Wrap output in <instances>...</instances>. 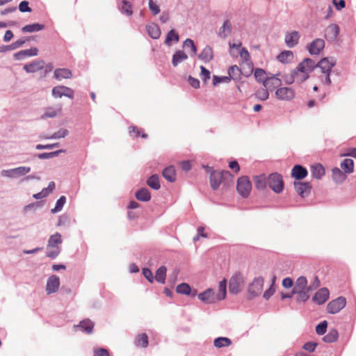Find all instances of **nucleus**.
<instances>
[{"instance_id": "58836bf2", "label": "nucleus", "mask_w": 356, "mask_h": 356, "mask_svg": "<svg viewBox=\"0 0 356 356\" xmlns=\"http://www.w3.org/2000/svg\"><path fill=\"white\" fill-rule=\"evenodd\" d=\"M268 184V178L265 175H261L254 177V184L258 189H264Z\"/></svg>"}, {"instance_id": "c9c22d12", "label": "nucleus", "mask_w": 356, "mask_h": 356, "mask_svg": "<svg viewBox=\"0 0 356 356\" xmlns=\"http://www.w3.org/2000/svg\"><path fill=\"white\" fill-rule=\"evenodd\" d=\"M44 29V25L38 23H34L32 24H28L23 26L22 29V31L23 33H33L43 30Z\"/></svg>"}, {"instance_id": "f03ea898", "label": "nucleus", "mask_w": 356, "mask_h": 356, "mask_svg": "<svg viewBox=\"0 0 356 356\" xmlns=\"http://www.w3.org/2000/svg\"><path fill=\"white\" fill-rule=\"evenodd\" d=\"M232 179L233 175L227 170L214 171L210 175V184L213 190H216L224 180Z\"/></svg>"}, {"instance_id": "6ab92c4d", "label": "nucleus", "mask_w": 356, "mask_h": 356, "mask_svg": "<svg viewBox=\"0 0 356 356\" xmlns=\"http://www.w3.org/2000/svg\"><path fill=\"white\" fill-rule=\"evenodd\" d=\"M309 75H306L303 74L301 72L298 71L297 70H294L291 73V76L290 80H286L287 83H301L306 81L307 79H309Z\"/></svg>"}, {"instance_id": "4be33fe9", "label": "nucleus", "mask_w": 356, "mask_h": 356, "mask_svg": "<svg viewBox=\"0 0 356 356\" xmlns=\"http://www.w3.org/2000/svg\"><path fill=\"white\" fill-rule=\"evenodd\" d=\"M38 54V49L36 47H32L30 49L22 50L14 54L15 60H22L26 57L35 56Z\"/></svg>"}, {"instance_id": "a878e982", "label": "nucleus", "mask_w": 356, "mask_h": 356, "mask_svg": "<svg viewBox=\"0 0 356 356\" xmlns=\"http://www.w3.org/2000/svg\"><path fill=\"white\" fill-rule=\"evenodd\" d=\"M232 33V22L227 19L223 22L222 26L219 29L218 35L221 38H226Z\"/></svg>"}, {"instance_id": "473e14b6", "label": "nucleus", "mask_w": 356, "mask_h": 356, "mask_svg": "<svg viewBox=\"0 0 356 356\" xmlns=\"http://www.w3.org/2000/svg\"><path fill=\"white\" fill-rule=\"evenodd\" d=\"M135 196L138 200L143 202H147L151 199V194L146 188L138 190Z\"/></svg>"}, {"instance_id": "774afa93", "label": "nucleus", "mask_w": 356, "mask_h": 356, "mask_svg": "<svg viewBox=\"0 0 356 356\" xmlns=\"http://www.w3.org/2000/svg\"><path fill=\"white\" fill-rule=\"evenodd\" d=\"M94 356H110V355L106 349L99 348L94 350Z\"/></svg>"}, {"instance_id": "49530a36", "label": "nucleus", "mask_w": 356, "mask_h": 356, "mask_svg": "<svg viewBox=\"0 0 356 356\" xmlns=\"http://www.w3.org/2000/svg\"><path fill=\"white\" fill-rule=\"evenodd\" d=\"M179 39V37L178 33L172 29L168 33L165 44L168 46H170L172 44V42H177Z\"/></svg>"}, {"instance_id": "2eb2a0df", "label": "nucleus", "mask_w": 356, "mask_h": 356, "mask_svg": "<svg viewBox=\"0 0 356 356\" xmlns=\"http://www.w3.org/2000/svg\"><path fill=\"white\" fill-rule=\"evenodd\" d=\"M325 47V41L323 39L317 38L312 41L308 46L309 52L312 55L318 54Z\"/></svg>"}, {"instance_id": "39448f33", "label": "nucleus", "mask_w": 356, "mask_h": 356, "mask_svg": "<svg viewBox=\"0 0 356 356\" xmlns=\"http://www.w3.org/2000/svg\"><path fill=\"white\" fill-rule=\"evenodd\" d=\"M236 189L238 193L243 197H247L250 193L252 184L248 177H241L237 180Z\"/></svg>"}, {"instance_id": "603ef678", "label": "nucleus", "mask_w": 356, "mask_h": 356, "mask_svg": "<svg viewBox=\"0 0 356 356\" xmlns=\"http://www.w3.org/2000/svg\"><path fill=\"white\" fill-rule=\"evenodd\" d=\"M332 177L336 181H343L346 179L345 174L337 168L332 170Z\"/></svg>"}, {"instance_id": "bb28decb", "label": "nucleus", "mask_w": 356, "mask_h": 356, "mask_svg": "<svg viewBox=\"0 0 356 356\" xmlns=\"http://www.w3.org/2000/svg\"><path fill=\"white\" fill-rule=\"evenodd\" d=\"M199 58L205 63L210 62L213 58V49L209 46H206L198 56Z\"/></svg>"}, {"instance_id": "680f3d73", "label": "nucleus", "mask_w": 356, "mask_h": 356, "mask_svg": "<svg viewBox=\"0 0 356 356\" xmlns=\"http://www.w3.org/2000/svg\"><path fill=\"white\" fill-rule=\"evenodd\" d=\"M148 6L153 15H156L160 13L159 6L153 0H149Z\"/></svg>"}, {"instance_id": "0eeeda50", "label": "nucleus", "mask_w": 356, "mask_h": 356, "mask_svg": "<svg viewBox=\"0 0 356 356\" xmlns=\"http://www.w3.org/2000/svg\"><path fill=\"white\" fill-rule=\"evenodd\" d=\"M346 305V298L341 296L330 302L327 306V309L330 314H337L343 309Z\"/></svg>"}, {"instance_id": "e433bc0d", "label": "nucleus", "mask_w": 356, "mask_h": 356, "mask_svg": "<svg viewBox=\"0 0 356 356\" xmlns=\"http://www.w3.org/2000/svg\"><path fill=\"white\" fill-rule=\"evenodd\" d=\"M149 35L153 39H158L161 35V30L158 25L152 24L147 26Z\"/></svg>"}, {"instance_id": "6e6d98bb", "label": "nucleus", "mask_w": 356, "mask_h": 356, "mask_svg": "<svg viewBox=\"0 0 356 356\" xmlns=\"http://www.w3.org/2000/svg\"><path fill=\"white\" fill-rule=\"evenodd\" d=\"M201 72H200V78L202 81L205 83L210 79L211 73L204 66L200 67Z\"/></svg>"}, {"instance_id": "338daca9", "label": "nucleus", "mask_w": 356, "mask_h": 356, "mask_svg": "<svg viewBox=\"0 0 356 356\" xmlns=\"http://www.w3.org/2000/svg\"><path fill=\"white\" fill-rule=\"evenodd\" d=\"M122 10L129 16L132 15V6L126 0L122 1Z\"/></svg>"}, {"instance_id": "7ed1b4c3", "label": "nucleus", "mask_w": 356, "mask_h": 356, "mask_svg": "<svg viewBox=\"0 0 356 356\" xmlns=\"http://www.w3.org/2000/svg\"><path fill=\"white\" fill-rule=\"evenodd\" d=\"M244 285V279L241 273H236L229 280V289L232 293H238Z\"/></svg>"}, {"instance_id": "412c9836", "label": "nucleus", "mask_w": 356, "mask_h": 356, "mask_svg": "<svg viewBox=\"0 0 356 356\" xmlns=\"http://www.w3.org/2000/svg\"><path fill=\"white\" fill-rule=\"evenodd\" d=\"M299 38L300 34L296 31L287 33L285 35L286 44L289 47H293L298 43Z\"/></svg>"}, {"instance_id": "8fccbe9b", "label": "nucleus", "mask_w": 356, "mask_h": 356, "mask_svg": "<svg viewBox=\"0 0 356 356\" xmlns=\"http://www.w3.org/2000/svg\"><path fill=\"white\" fill-rule=\"evenodd\" d=\"M254 76L257 81L261 82L264 86V82L267 81L268 77L266 76V72L263 69L257 68L255 70Z\"/></svg>"}, {"instance_id": "3c124183", "label": "nucleus", "mask_w": 356, "mask_h": 356, "mask_svg": "<svg viewBox=\"0 0 356 356\" xmlns=\"http://www.w3.org/2000/svg\"><path fill=\"white\" fill-rule=\"evenodd\" d=\"M268 90L269 89L268 88H265L264 86V88L259 89L255 93L257 98L261 101L268 99L269 97Z\"/></svg>"}, {"instance_id": "cd10ccee", "label": "nucleus", "mask_w": 356, "mask_h": 356, "mask_svg": "<svg viewBox=\"0 0 356 356\" xmlns=\"http://www.w3.org/2000/svg\"><path fill=\"white\" fill-rule=\"evenodd\" d=\"M188 58V56L183 51H177L172 56V63L174 67H177L179 63L184 62Z\"/></svg>"}, {"instance_id": "a19ab883", "label": "nucleus", "mask_w": 356, "mask_h": 356, "mask_svg": "<svg viewBox=\"0 0 356 356\" xmlns=\"http://www.w3.org/2000/svg\"><path fill=\"white\" fill-rule=\"evenodd\" d=\"M341 168L346 173H351L354 169V162L350 159H345L341 163Z\"/></svg>"}, {"instance_id": "4d7b16f0", "label": "nucleus", "mask_w": 356, "mask_h": 356, "mask_svg": "<svg viewBox=\"0 0 356 356\" xmlns=\"http://www.w3.org/2000/svg\"><path fill=\"white\" fill-rule=\"evenodd\" d=\"M65 201H66L65 197V196H61L57 200V202L56 203L55 207L51 209V212L52 213H56V212L60 211L62 209L63 205L65 204Z\"/></svg>"}, {"instance_id": "37998d69", "label": "nucleus", "mask_w": 356, "mask_h": 356, "mask_svg": "<svg viewBox=\"0 0 356 356\" xmlns=\"http://www.w3.org/2000/svg\"><path fill=\"white\" fill-rule=\"evenodd\" d=\"M213 344L218 348L227 347L232 344V341L227 337H218L214 340Z\"/></svg>"}, {"instance_id": "052dcab7", "label": "nucleus", "mask_w": 356, "mask_h": 356, "mask_svg": "<svg viewBox=\"0 0 356 356\" xmlns=\"http://www.w3.org/2000/svg\"><path fill=\"white\" fill-rule=\"evenodd\" d=\"M327 323L326 321L321 322L316 327V332L319 335H323L326 332Z\"/></svg>"}, {"instance_id": "6e6552de", "label": "nucleus", "mask_w": 356, "mask_h": 356, "mask_svg": "<svg viewBox=\"0 0 356 356\" xmlns=\"http://www.w3.org/2000/svg\"><path fill=\"white\" fill-rule=\"evenodd\" d=\"M275 97L282 101H291L295 97V91L289 87H281L275 91Z\"/></svg>"}, {"instance_id": "1a4fd4ad", "label": "nucleus", "mask_w": 356, "mask_h": 356, "mask_svg": "<svg viewBox=\"0 0 356 356\" xmlns=\"http://www.w3.org/2000/svg\"><path fill=\"white\" fill-rule=\"evenodd\" d=\"M264 279L262 277H258L254 279L248 288L249 293L253 296L260 295L264 289Z\"/></svg>"}, {"instance_id": "13d9d810", "label": "nucleus", "mask_w": 356, "mask_h": 356, "mask_svg": "<svg viewBox=\"0 0 356 356\" xmlns=\"http://www.w3.org/2000/svg\"><path fill=\"white\" fill-rule=\"evenodd\" d=\"M129 134L135 137V138H138V136H141L142 138H146L147 137V135L146 134H142L140 135V130L138 129V127H135V126H131L129 128Z\"/></svg>"}, {"instance_id": "ea45409f", "label": "nucleus", "mask_w": 356, "mask_h": 356, "mask_svg": "<svg viewBox=\"0 0 356 356\" xmlns=\"http://www.w3.org/2000/svg\"><path fill=\"white\" fill-rule=\"evenodd\" d=\"M281 84V80L275 76L268 77L264 82V87L269 90H273L275 87Z\"/></svg>"}, {"instance_id": "e2e57ef3", "label": "nucleus", "mask_w": 356, "mask_h": 356, "mask_svg": "<svg viewBox=\"0 0 356 356\" xmlns=\"http://www.w3.org/2000/svg\"><path fill=\"white\" fill-rule=\"evenodd\" d=\"M69 131L66 129H60L57 132H55L49 138H62L67 136Z\"/></svg>"}, {"instance_id": "864d4df0", "label": "nucleus", "mask_w": 356, "mask_h": 356, "mask_svg": "<svg viewBox=\"0 0 356 356\" xmlns=\"http://www.w3.org/2000/svg\"><path fill=\"white\" fill-rule=\"evenodd\" d=\"M184 47L191 49V56H195L197 54V47L191 39L188 38L184 42Z\"/></svg>"}, {"instance_id": "09e8293b", "label": "nucleus", "mask_w": 356, "mask_h": 356, "mask_svg": "<svg viewBox=\"0 0 356 356\" xmlns=\"http://www.w3.org/2000/svg\"><path fill=\"white\" fill-rule=\"evenodd\" d=\"M241 74V70L237 65H233L228 70L229 77L232 79H238Z\"/></svg>"}, {"instance_id": "5fc2aeb1", "label": "nucleus", "mask_w": 356, "mask_h": 356, "mask_svg": "<svg viewBox=\"0 0 356 356\" xmlns=\"http://www.w3.org/2000/svg\"><path fill=\"white\" fill-rule=\"evenodd\" d=\"M177 292L181 294L188 295L191 293V287L188 284L182 283L177 286Z\"/></svg>"}, {"instance_id": "ddd939ff", "label": "nucleus", "mask_w": 356, "mask_h": 356, "mask_svg": "<svg viewBox=\"0 0 356 356\" xmlns=\"http://www.w3.org/2000/svg\"><path fill=\"white\" fill-rule=\"evenodd\" d=\"M62 113V105L60 104H56L52 107H48L45 109L44 113L41 115L40 118L42 120L47 118H54L60 115Z\"/></svg>"}, {"instance_id": "a18cd8bd", "label": "nucleus", "mask_w": 356, "mask_h": 356, "mask_svg": "<svg viewBox=\"0 0 356 356\" xmlns=\"http://www.w3.org/2000/svg\"><path fill=\"white\" fill-rule=\"evenodd\" d=\"M147 184L152 189L158 190L160 188L159 177L156 175H152L147 181Z\"/></svg>"}, {"instance_id": "aec40b11", "label": "nucleus", "mask_w": 356, "mask_h": 356, "mask_svg": "<svg viewBox=\"0 0 356 356\" xmlns=\"http://www.w3.org/2000/svg\"><path fill=\"white\" fill-rule=\"evenodd\" d=\"M329 298V291L326 288L319 289L313 297V300L318 305L325 303Z\"/></svg>"}, {"instance_id": "c03bdc74", "label": "nucleus", "mask_w": 356, "mask_h": 356, "mask_svg": "<svg viewBox=\"0 0 356 356\" xmlns=\"http://www.w3.org/2000/svg\"><path fill=\"white\" fill-rule=\"evenodd\" d=\"M77 326L86 331L88 334H90L92 332L94 324L90 320L86 319L81 321L79 325Z\"/></svg>"}, {"instance_id": "bf43d9fd", "label": "nucleus", "mask_w": 356, "mask_h": 356, "mask_svg": "<svg viewBox=\"0 0 356 356\" xmlns=\"http://www.w3.org/2000/svg\"><path fill=\"white\" fill-rule=\"evenodd\" d=\"M64 152L62 149L57 150L56 152H49V153H42L38 154V158L40 159H50L54 156H58L60 152Z\"/></svg>"}, {"instance_id": "dca6fc26", "label": "nucleus", "mask_w": 356, "mask_h": 356, "mask_svg": "<svg viewBox=\"0 0 356 356\" xmlns=\"http://www.w3.org/2000/svg\"><path fill=\"white\" fill-rule=\"evenodd\" d=\"M198 298L204 303L211 304L218 301L215 293L211 289H208L205 291L198 295Z\"/></svg>"}, {"instance_id": "2f4dec72", "label": "nucleus", "mask_w": 356, "mask_h": 356, "mask_svg": "<svg viewBox=\"0 0 356 356\" xmlns=\"http://www.w3.org/2000/svg\"><path fill=\"white\" fill-rule=\"evenodd\" d=\"M163 177L170 182H173L176 179V172L173 166L165 168L162 172Z\"/></svg>"}, {"instance_id": "f8f14e48", "label": "nucleus", "mask_w": 356, "mask_h": 356, "mask_svg": "<svg viewBox=\"0 0 356 356\" xmlns=\"http://www.w3.org/2000/svg\"><path fill=\"white\" fill-rule=\"evenodd\" d=\"M336 64V60L333 57H327L323 58L321 59L318 64H316V67H319L321 70L322 73L330 72L332 67Z\"/></svg>"}, {"instance_id": "4c0bfd02", "label": "nucleus", "mask_w": 356, "mask_h": 356, "mask_svg": "<svg viewBox=\"0 0 356 356\" xmlns=\"http://www.w3.org/2000/svg\"><path fill=\"white\" fill-rule=\"evenodd\" d=\"M277 60L282 63H288L293 58V54L291 51H284L277 56Z\"/></svg>"}, {"instance_id": "79ce46f5", "label": "nucleus", "mask_w": 356, "mask_h": 356, "mask_svg": "<svg viewBox=\"0 0 356 356\" xmlns=\"http://www.w3.org/2000/svg\"><path fill=\"white\" fill-rule=\"evenodd\" d=\"M166 271L167 269L164 266L159 268L156 272L155 280L159 283L164 284L166 277Z\"/></svg>"}, {"instance_id": "c756f323", "label": "nucleus", "mask_w": 356, "mask_h": 356, "mask_svg": "<svg viewBox=\"0 0 356 356\" xmlns=\"http://www.w3.org/2000/svg\"><path fill=\"white\" fill-rule=\"evenodd\" d=\"M227 293V280L223 279L219 282L218 293L216 294L217 300H222L225 298Z\"/></svg>"}, {"instance_id": "c85d7f7f", "label": "nucleus", "mask_w": 356, "mask_h": 356, "mask_svg": "<svg viewBox=\"0 0 356 356\" xmlns=\"http://www.w3.org/2000/svg\"><path fill=\"white\" fill-rule=\"evenodd\" d=\"M61 243L62 236L60 234L57 232L49 237L47 249H50L51 248H59V245H60Z\"/></svg>"}, {"instance_id": "20e7f679", "label": "nucleus", "mask_w": 356, "mask_h": 356, "mask_svg": "<svg viewBox=\"0 0 356 356\" xmlns=\"http://www.w3.org/2000/svg\"><path fill=\"white\" fill-rule=\"evenodd\" d=\"M268 184L277 193L283 191L284 182L282 176L278 173H273L268 177Z\"/></svg>"}, {"instance_id": "9d476101", "label": "nucleus", "mask_w": 356, "mask_h": 356, "mask_svg": "<svg viewBox=\"0 0 356 356\" xmlns=\"http://www.w3.org/2000/svg\"><path fill=\"white\" fill-rule=\"evenodd\" d=\"M316 67V64L314 60L307 58L298 65L296 70L302 72L306 75H309V73L312 72Z\"/></svg>"}, {"instance_id": "f3484780", "label": "nucleus", "mask_w": 356, "mask_h": 356, "mask_svg": "<svg viewBox=\"0 0 356 356\" xmlns=\"http://www.w3.org/2000/svg\"><path fill=\"white\" fill-rule=\"evenodd\" d=\"M294 187L296 193L302 197L307 196L311 191V186L307 182H295Z\"/></svg>"}, {"instance_id": "0e129e2a", "label": "nucleus", "mask_w": 356, "mask_h": 356, "mask_svg": "<svg viewBox=\"0 0 356 356\" xmlns=\"http://www.w3.org/2000/svg\"><path fill=\"white\" fill-rule=\"evenodd\" d=\"M25 40H18L8 46H5L4 48L6 49L13 50L22 47L25 43Z\"/></svg>"}, {"instance_id": "7c9ffc66", "label": "nucleus", "mask_w": 356, "mask_h": 356, "mask_svg": "<svg viewBox=\"0 0 356 356\" xmlns=\"http://www.w3.org/2000/svg\"><path fill=\"white\" fill-rule=\"evenodd\" d=\"M240 56L241 58L247 63V65L248 67V72H247L246 76H249L253 71V64L250 61V54L248 51L243 48L240 51Z\"/></svg>"}, {"instance_id": "423d86ee", "label": "nucleus", "mask_w": 356, "mask_h": 356, "mask_svg": "<svg viewBox=\"0 0 356 356\" xmlns=\"http://www.w3.org/2000/svg\"><path fill=\"white\" fill-rule=\"evenodd\" d=\"M51 94L54 98H61L64 96L70 99H73L74 91L72 88L65 86H57L53 88Z\"/></svg>"}, {"instance_id": "5701e85b", "label": "nucleus", "mask_w": 356, "mask_h": 356, "mask_svg": "<svg viewBox=\"0 0 356 356\" xmlns=\"http://www.w3.org/2000/svg\"><path fill=\"white\" fill-rule=\"evenodd\" d=\"M307 170L305 168L300 165H296L291 170V177L296 179H302L307 175Z\"/></svg>"}, {"instance_id": "393cba45", "label": "nucleus", "mask_w": 356, "mask_h": 356, "mask_svg": "<svg viewBox=\"0 0 356 356\" xmlns=\"http://www.w3.org/2000/svg\"><path fill=\"white\" fill-rule=\"evenodd\" d=\"M54 77L59 81L63 79H70L72 77V73L69 69L58 68L54 70Z\"/></svg>"}, {"instance_id": "de8ad7c7", "label": "nucleus", "mask_w": 356, "mask_h": 356, "mask_svg": "<svg viewBox=\"0 0 356 356\" xmlns=\"http://www.w3.org/2000/svg\"><path fill=\"white\" fill-rule=\"evenodd\" d=\"M339 337L338 332L335 329L330 330L329 332L323 337V341L326 343H332L337 340Z\"/></svg>"}, {"instance_id": "69168bd1", "label": "nucleus", "mask_w": 356, "mask_h": 356, "mask_svg": "<svg viewBox=\"0 0 356 356\" xmlns=\"http://www.w3.org/2000/svg\"><path fill=\"white\" fill-rule=\"evenodd\" d=\"M47 257L54 259L56 258L60 252V248H51L47 249Z\"/></svg>"}, {"instance_id": "f257e3e1", "label": "nucleus", "mask_w": 356, "mask_h": 356, "mask_svg": "<svg viewBox=\"0 0 356 356\" xmlns=\"http://www.w3.org/2000/svg\"><path fill=\"white\" fill-rule=\"evenodd\" d=\"M311 286H307V280L305 277H299L295 283L292 290V294H297V301L305 302L309 298V292Z\"/></svg>"}, {"instance_id": "9b49d317", "label": "nucleus", "mask_w": 356, "mask_h": 356, "mask_svg": "<svg viewBox=\"0 0 356 356\" xmlns=\"http://www.w3.org/2000/svg\"><path fill=\"white\" fill-rule=\"evenodd\" d=\"M31 171L30 167H18L8 170L2 171V175L11 178L18 177L19 176L25 175Z\"/></svg>"}, {"instance_id": "a211bd4d", "label": "nucleus", "mask_w": 356, "mask_h": 356, "mask_svg": "<svg viewBox=\"0 0 356 356\" xmlns=\"http://www.w3.org/2000/svg\"><path fill=\"white\" fill-rule=\"evenodd\" d=\"M44 61L42 60H35L24 66V70L27 73H34L44 68Z\"/></svg>"}, {"instance_id": "72a5a7b5", "label": "nucleus", "mask_w": 356, "mask_h": 356, "mask_svg": "<svg viewBox=\"0 0 356 356\" xmlns=\"http://www.w3.org/2000/svg\"><path fill=\"white\" fill-rule=\"evenodd\" d=\"M311 173L314 178L320 179L325 175V170L321 164H316L312 166Z\"/></svg>"}, {"instance_id": "4468645a", "label": "nucleus", "mask_w": 356, "mask_h": 356, "mask_svg": "<svg viewBox=\"0 0 356 356\" xmlns=\"http://www.w3.org/2000/svg\"><path fill=\"white\" fill-rule=\"evenodd\" d=\"M60 286V279L56 275L50 276L47 282L46 291L48 294L55 293Z\"/></svg>"}, {"instance_id": "f704fd0d", "label": "nucleus", "mask_w": 356, "mask_h": 356, "mask_svg": "<svg viewBox=\"0 0 356 356\" xmlns=\"http://www.w3.org/2000/svg\"><path fill=\"white\" fill-rule=\"evenodd\" d=\"M149 343L148 336L145 333L139 334L135 339V344L138 347L146 348Z\"/></svg>"}, {"instance_id": "b1692460", "label": "nucleus", "mask_w": 356, "mask_h": 356, "mask_svg": "<svg viewBox=\"0 0 356 356\" xmlns=\"http://www.w3.org/2000/svg\"><path fill=\"white\" fill-rule=\"evenodd\" d=\"M339 32V27L338 25L332 24L329 25L325 29V37L327 40H334Z\"/></svg>"}]
</instances>
